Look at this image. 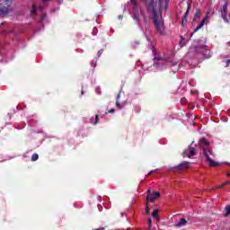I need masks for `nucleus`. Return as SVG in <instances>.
<instances>
[{"mask_svg":"<svg viewBox=\"0 0 230 230\" xmlns=\"http://www.w3.org/2000/svg\"><path fill=\"white\" fill-rule=\"evenodd\" d=\"M145 3L150 18L152 19L155 30L159 35H164V21L161 13H157V0H143Z\"/></svg>","mask_w":230,"mask_h":230,"instance_id":"1","label":"nucleus"},{"mask_svg":"<svg viewBox=\"0 0 230 230\" xmlns=\"http://www.w3.org/2000/svg\"><path fill=\"white\" fill-rule=\"evenodd\" d=\"M130 2L133 4V11L131 12V17L133 21H135L137 24H138L139 28L143 29V27H141V17L143 18L145 24H146L147 22L146 16H145V13H143V11L141 10V8H139V5L136 4V0H130Z\"/></svg>","mask_w":230,"mask_h":230,"instance_id":"2","label":"nucleus"},{"mask_svg":"<svg viewBox=\"0 0 230 230\" xmlns=\"http://www.w3.org/2000/svg\"><path fill=\"white\" fill-rule=\"evenodd\" d=\"M130 2L133 4V11L131 12V17L133 21H135L137 24H138L139 28L143 29V27H141V17L143 18L145 24H146L147 22L146 16H145V13H143V11L141 10V8H139V5L136 4V0H130Z\"/></svg>","mask_w":230,"mask_h":230,"instance_id":"3","label":"nucleus"},{"mask_svg":"<svg viewBox=\"0 0 230 230\" xmlns=\"http://www.w3.org/2000/svg\"><path fill=\"white\" fill-rule=\"evenodd\" d=\"M154 53V66L155 67H158V69H166V67H168L169 66H171L172 67H173V66H177V62H167L166 60L163 59V58H159L156 55H155V50H153Z\"/></svg>","mask_w":230,"mask_h":230,"instance_id":"4","label":"nucleus"},{"mask_svg":"<svg viewBox=\"0 0 230 230\" xmlns=\"http://www.w3.org/2000/svg\"><path fill=\"white\" fill-rule=\"evenodd\" d=\"M196 51V53H201L205 57V58H209L211 57V54L209 49H208V46H206L204 43H202V40H199L197 45H193L192 48H190V52Z\"/></svg>","mask_w":230,"mask_h":230,"instance_id":"5","label":"nucleus"},{"mask_svg":"<svg viewBox=\"0 0 230 230\" xmlns=\"http://www.w3.org/2000/svg\"><path fill=\"white\" fill-rule=\"evenodd\" d=\"M203 154H204L209 166H213V167L220 166V164H218L217 162H215L213 160V157H215V155H213V151H211V150L207 151L206 148H203Z\"/></svg>","mask_w":230,"mask_h":230,"instance_id":"6","label":"nucleus"},{"mask_svg":"<svg viewBox=\"0 0 230 230\" xmlns=\"http://www.w3.org/2000/svg\"><path fill=\"white\" fill-rule=\"evenodd\" d=\"M228 4L227 2L224 4V5L221 7L220 13H221V17L225 22H227L228 24L230 23V14H228Z\"/></svg>","mask_w":230,"mask_h":230,"instance_id":"7","label":"nucleus"},{"mask_svg":"<svg viewBox=\"0 0 230 230\" xmlns=\"http://www.w3.org/2000/svg\"><path fill=\"white\" fill-rule=\"evenodd\" d=\"M12 6V1L5 0L0 4V15H4L10 12V7Z\"/></svg>","mask_w":230,"mask_h":230,"instance_id":"8","label":"nucleus"},{"mask_svg":"<svg viewBox=\"0 0 230 230\" xmlns=\"http://www.w3.org/2000/svg\"><path fill=\"white\" fill-rule=\"evenodd\" d=\"M194 155H197V148L191 144L187 149L183 151V157H189L191 159Z\"/></svg>","mask_w":230,"mask_h":230,"instance_id":"9","label":"nucleus"},{"mask_svg":"<svg viewBox=\"0 0 230 230\" xmlns=\"http://www.w3.org/2000/svg\"><path fill=\"white\" fill-rule=\"evenodd\" d=\"M159 197H161L160 192H153L146 197V202H154L155 200H156V199H159Z\"/></svg>","mask_w":230,"mask_h":230,"instance_id":"10","label":"nucleus"},{"mask_svg":"<svg viewBox=\"0 0 230 230\" xmlns=\"http://www.w3.org/2000/svg\"><path fill=\"white\" fill-rule=\"evenodd\" d=\"M209 19V15H206L203 20L200 22V23L196 27V29L194 30L195 31H199V30H200V28H202V26H204L205 24H208V21Z\"/></svg>","mask_w":230,"mask_h":230,"instance_id":"11","label":"nucleus"},{"mask_svg":"<svg viewBox=\"0 0 230 230\" xmlns=\"http://www.w3.org/2000/svg\"><path fill=\"white\" fill-rule=\"evenodd\" d=\"M185 168H190V162H182L181 164L174 167V169L178 172H181V170H184Z\"/></svg>","mask_w":230,"mask_h":230,"instance_id":"12","label":"nucleus"},{"mask_svg":"<svg viewBox=\"0 0 230 230\" xmlns=\"http://www.w3.org/2000/svg\"><path fill=\"white\" fill-rule=\"evenodd\" d=\"M190 13V6H188V9L184 14V16L182 17V20H181V24L182 26H184V24H186V22H188V15Z\"/></svg>","mask_w":230,"mask_h":230,"instance_id":"13","label":"nucleus"},{"mask_svg":"<svg viewBox=\"0 0 230 230\" xmlns=\"http://www.w3.org/2000/svg\"><path fill=\"white\" fill-rule=\"evenodd\" d=\"M188 224V221H186L185 218H181L180 221L177 224V227H184Z\"/></svg>","mask_w":230,"mask_h":230,"instance_id":"14","label":"nucleus"},{"mask_svg":"<svg viewBox=\"0 0 230 230\" xmlns=\"http://www.w3.org/2000/svg\"><path fill=\"white\" fill-rule=\"evenodd\" d=\"M200 145H204V146H209V142H208V140H206V138H201L199 140Z\"/></svg>","mask_w":230,"mask_h":230,"instance_id":"15","label":"nucleus"},{"mask_svg":"<svg viewBox=\"0 0 230 230\" xmlns=\"http://www.w3.org/2000/svg\"><path fill=\"white\" fill-rule=\"evenodd\" d=\"M119 93L117 96V101H116V107L119 109V111H121V109H123V106H121V104L119 103Z\"/></svg>","mask_w":230,"mask_h":230,"instance_id":"16","label":"nucleus"},{"mask_svg":"<svg viewBox=\"0 0 230 230\" xmlns=\"http://www.w3.org/2000/svg\"><path fill=\"white\" fill-rule=\"evenodd\" d=\"M152 217L153 218H158L159 217V211L157 209L153 210Z\"/></svg>","mask_w":230,"mask_h":230,"instance_id":"17","label":"nucleus"},{"mask_svg":"<svg viewBox=\"0 0 230 230\" xmlns=\"http://www.w3.org/2000/svg\"><path fill=\"white\" fill-rule=\"evenodd\" d=\"M225 211H226L225 217H230V205L225 208Z\"/></svg>","mask_w":230,"mask_h":230,"instance_id":"18","label":"nucleus"},{"mask_svg":"<svg viewBox=\"0 0 230 230\" xmlns=\"http://www.w3.org/2000/svg\"><path fill=\"white\" fill-rule=\"evenodd\" d=\"M185 45H186V39L181 37V40H180L181 48H184Z\"/></svg>","mask_w":230,"mask_h":230,"instance_id":"19","label":"nucleus"},{"mask_svg":"<svg viewBox=\"0 0 230 230\" xmlns=\"http://www.w3.org/2000/svg\"><path fill=\"white\" fill-rule=\"evenodd\" d=\"M91 123H93V125H96V123H98V115L95 116V119H91Z\"/></svg>","mask_w":230,"mask_h":230,"instance_id":"20","label":"nucleus"},{"mask_svg":"<svg viewBox=\"0 0 230 230\" xmlns=\"http://www.w3.org/2000/svg\"><path fill=\"white\" fill-rule=\"evenodd\" d=\"M146 213L147 215H150V207L148 206V201L146 203Z\"/></svg>","mask_w":230,"mask_h":230,"instance_id":"21","label":"nucleus"},{"mask_svg":"<svg viewBox=\"0 0 230 230\" xmlns=\"http://www.w3.org/2000/svg\"><path fill=\"white\" fill-rule=\"evenodd\" d=\"M39 159V155L33 154L31 156V161H37Z\"/></svg>","mask_w":230,"mask_h":230,"instance_id":"22","label":"nucleus"},{"mask_svg":"<svg viewBox=\"0 0 230 230\" xmlns=\"http://www.w3.org/2000/svg\"><path fill=\"white\" fill-rule=\"evenodd\" d=\"M199 17H200V11H197L194 16V19H199Z\"/></svg>","mask_w":230,"mask_h":230,"instance_id":"23","label":"nucleus"},{"mask_svg":"<svg viewBox=\"0 0 230 230\" xmlns=\"http://www.w3.org/2000/svg\"><path fill=\"white\" fill-rule=\"evenodd\" d=\"M31 13H37V6L32 5Z\"/></svg>","mask_w":230,"mask_h":230,"instance_id":"24","label":"nucleus"},{"mask_svg":"<svg viewBox=\"0 0 230 230\" xmlns=\"http://www.w3.org/2000/svg\"><path fill=\"white\" fill-rule=\"evenodd\" d=\"M43 19H46V13H42L41 17H40V22H42Z\"/></svg>","mask_w":230,"mask_h":230,"instance_id":"25","label":"nucleus"},{"mask_svg":"<svg viewBox=\"0 0 230 230\" xmlns=\"http://www.w3.org/2000/svg\"><path fill=\"white\" fill-rule=\"evenodd\" d=\"M103 53V49H101L98 51L97 56L102 57V54Z\"/></svg>","mask_w":230,"mask_h":230,"instance_id":"26","label":"nucleus"},{"mask_svg":"<svg viewBox=\"0 0 230 230\" xmlns=\"http://www.w3.org/2000/svg\"><path fill=\"white\" fill-rule=\"evenodd\" d=\"M147 222H148V224H149V227H152V218H148L147 219Z\"/></svg>","mask_w":230,"mask_h":230,"instance_id":"27","label":"nucleus"},{"mask_svg":"<svg viewBox=\"0 0 230 230\" xmlns=\"http://www.w3.org/2000/svg\"><path fill=\"white\" fill-rule=\"evenodd\" d=\"M226 62V67H227V66H229L230 64V59H227Z\"/></svg>","mask_w":230,"mask_h":230,"instance_id":"28","label":"nucleus"},{"mask_svg":"<svg viewBox=\"0 0 230 230\" xmlns=\"http://www.w3.org/2000/svg\"><path fill=\"white\" fill-rule=\"evenodd\" d=\"M39 10H40V12H42V10H44V7L40 6V7H39Z\"/></svg>","mask_w":230,"mask_h":230,"instance_id":"29","label":"nucleus"},{"mask_svg":"<svg viewBox=\"0 0 230 230\" xmlns=\"http://www.w3.org/2000/svg\"><path fill=\"white\" fill-rule=\"evenodd\" d=\"M113 112H114V109L110 110L111 114H113Z\"/></svg>","mask_w":230,"mask_h":230,"instance_id":"30","label":"nucleus"},{"mask_svg":"<svg viewBox=\"0 0 230 230\" xmlns=\"http://www.w3.org/2000/svg\"><path fill=\"white\" fill-rule=\"evenodd\" d=\"M227 183H224L223 185H218L217 188H222V186H226Z\"/></svg>","mask_w":230,"mask_h":230,"instance_id":"31","label":"nucleus"},{"mask_svg":"<svg viewBox=\"0 0 230 230\" xmlns=\"http://www.w3.org/2000/svg\"><path fill=\"white\" fill-rule=\"evenodd\" d=\"M147 193H148V195H151V190H150V189L147 190Z\"/></svg>","mask_w":230,"mask_h":230,"instance_id":"32","label":"nucleus"},{"mask_svg":"<svg viewBox=\"0 0 230 230\" xmlns=\"http://www.w3.org/2000/svg\"><path fill=\"white\" fill-rule=\"evenodd\" d=\"M43 3H48V1H51V0H42Z\"/></svg>","mask_w":230,"mask_h":230,"instance_id":"33","label":"nucleus"},{"mask_svg":"<svg viewBox=\"0 0 230 230\" xmlns=\"http://www.w3.org/2000/svg\"><path fill=\"white\" fill-rule=\"evenodd\" d=\"M119 19H123V16L119 15Z\"/></svg>","mask_w":230,"mask_h":230,"instance_id":"34","label":"nucleus"},{"mask_svg":"<svg viewBox=\"0 0 230 230\" xmlns=\"http://www.w3.org/2000/svg\"><path fill=\"white\" fill-rule=\"evenodd\" d=\"M153 172H154V171H151L150 172H148V174H147V175H150L151 173H153Z\"/></svg>","mask_w":230,"mask_h":230,"instance_id":"35","label":"nucleus"},{"mask_svg":"<svg viewBox=\"0 0 230 230\" xmlns=\"http://www.w3.org/2000/svg\"><path fill=\"white\" fill-rule=\"evenodd\" d=\"M227 176L230 177V173H227Z\"/></svg>","mask_w":230,"mask_h":230,"instance_id":"36","label":"nucleus"},{"mask_svg":"<svg viewBox=\"0 0 230 230\" xmlns=\"http://www.w3.org/2000/svg\"><path fill=\"white\" fill-rule=\"evenodd\" d=\"M226 184H230V181L226 182Z\"/></svg>","mask_w":230,"mask_h":230,"instance_id":"37","label":"nucleus"},{"mask_svg":"<svg viewBox=\"0 0 230 230\" xmlns=\"http://www.w3.org/2000/svg\"><path fill=\"white\" fill-rule=\"evenodd\" d=\"M82 94H84V91H82Z\"/></svg>","mask_w":230,"mask_h":230,"instance_id":"38","label":"nucleus"}]
</instances>
